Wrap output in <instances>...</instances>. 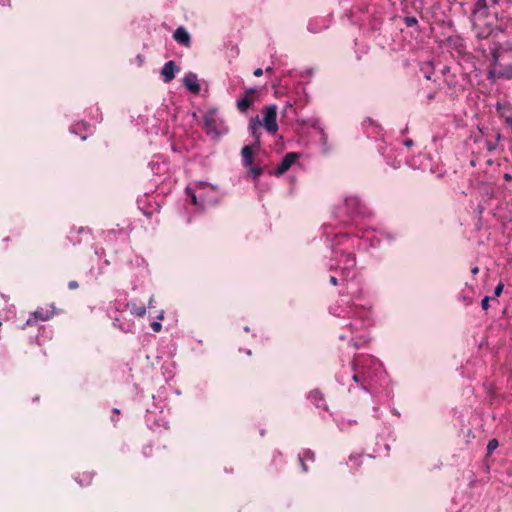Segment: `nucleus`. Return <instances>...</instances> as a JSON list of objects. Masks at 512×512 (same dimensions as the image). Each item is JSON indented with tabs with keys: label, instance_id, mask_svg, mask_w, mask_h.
I'll return each mask as SVG.
<instances>
[{
	"label": "nucleus",
	"instance_id": "obj_1",
	"mask_svg": "<svg viewBox=\"0 0 512 512\" xmlns=\"http://www.w3.org/2000/svg\"><path fill=\"white\" fill-rule=\"evenodd\" d=\"M347 295L341 294L339 301L330 306L329 311L335 317L352 318L346 327L354 334L371 324L369 317L371 304L364 298L362 288L355 283L347 284Z\"/></svg>",
	"mask_w": 512,
	"mask_h": 512
},
{
	"label": "nucleus",
	"instance_id": "obj_2",
	"mask_svg": "<svg viewBox=\"0 0 512 512\" xmlns=\"http://www.w3.org/2000/svg\"><path fill=\"white\" fill-rule=\"evenodd\" d=\"M382 372L381 362L369 355L353 359L351 370H345V374L348 378H352L357 388L366 393L372 392L373 385Z\"/></svg>",
	"mask_w": 512,
	"mask_h": 512
},
{
	"label": "nucleus",
	"instance_id": "obj_3",
	"mask_svg": "<svg viewBox=\"0 0 512 512\" xmlns=\"http://www.w3.org/2000/svg\"><path fill=\"white\" fill-rule=\"evenodd\" d=\"M330 228V225H323V233L327 240L336 242L335 246L332 247V256L327 263V267L330 271L340 270L341 281L349 282V278L354 276V269L356 267L355 254L338 248L339 245H337L335 234L331 238Z\"/></svg>",
	"mask_w": 512,
	"mask_h": 512
},
{
	"label": "nucleus",
	"instance_id": "obj_4",
	"mask_svg": "<svg viewBox=\"0 0 512 512\" xmlns=\"http://www.w3.org/2000/svg\"><path fill=\"white\" fill-rule=\"evenodd\" d=\"M333 214L340 224L352 225L357 224L359 218L366 217L368 211L365 204L358 197L349 196L335 208Z\"/></svg>",
	"mask_w": 512,
	"mask_h": 512
},
{
	"label": "nucleus",
	"instance_id": "obj_5",
	"mask_svg": "<svg viewBox=\"0 0 512 512\" xmlns=\"http://www.w3.org/2000/svg\"><path fill=\"white\" fill-rule=\"evenodd\" d=\"M386 236V238L391 241L392 237L387 233H379L376 234L374 229H366L363 231H358L355 234L350 233H335V237L337 239V245L344 244L346 242H351L352 246H357L358 249L368 250L370 248H376L379 246L381 242V237Z\"/></svg>",
	"mask_w": 512,
	"mask_h": 512
},
{
	"label": "nucleus",
	"instance_id": "obj_6",
	"mask_svg": "<svg viewBox=\"0 0 512 512\" xmlns=\"http://www.w3.org/2000/svg\"><path fill=\"white\" fill-rule=\"evenodd\" d=\"M185 192L190 197L191 202L202 209L214 206L220 201L218 188L207 182H195L193 186L186 187Z\"/></svg>",
	"mask_w": 512,
	"mask_h": 512
},
{
	"label": "nucleus",
	"instance_id": "obj_7",
	"mask_svg": "<svg viewBox=\"0 0 512 512\" xmlns=\"http://www.w3.org/2000/svg\"><path fill=\"white\" fill-rule=\"evenodd\" d=\"M203 122L206 128V132L209 135L219 137L228 132L227 126L218 116V111L215 108H211L205 112L203 116Z\"/></svg>",
	"mask_w": 512,
	"mask_h": 512
},
{
	"label": "nucleus",
	"instance_id": "obj_8",
	"mask_svg": "<svg viewBox=\"0 0 512 512\" xmlns=\"http://www.w3.org/2000/svg\"><path fill=\"white\" fill-rule=\"evenodd\" d=\"M471 20L477 38L485 39L491 35L493 23L489 20V14L472 13Z\"/></svg>",
	"mask_w": 512,
	"mask_h": 512
},
{
	"label": "nucleus",
	"instance_id": "obj_9",
	"mask_svg": "<svg viewBox=\"0 0 512 512\" xmlns=\"http://www.w3.org/2000/svg\"><path fill=\"white\" fill-rule=\"evenodd\" d=\"M408 164L415 170H421L424 172L429 171L432 174L436 172L431 156L426 153H419L412 157L408 160Z\"/></svg>",
	"mask_w": 512,
	"mask_h": 512
},
{
	"label": "nucleus",
	"instance_id": "obj_10",
	"mask_svg": "<svg viewBox=\"0 0 512 512\" xmlns=\"http://www.w3.org/2000/svg\"><path fill=\"white\" fill-rule=\"evenodd\" d=\"M277 118V107L276 105H269L266 107L265 114L261 125H264L267 132L274 134L278 130Z\"/></svg>",
	"mask_w": 512,
	"mask_h": 512
},
{
	"label": "nucleus",
	"instance_id": "obj_11",
	"mask_svg": "<svg viewBox=\"0 0 512 512\" xmlns=\"http://www.w3.org/2000/svg\"><path fill=\"white\" fill-rule=\"evenodd\" d=\"M300 154L297 152H289L287 153L281 160L277 169L273 172L276 176L283 175L286 171H288L291 166L299 159Z\"/></svg>",
	"mask_w": 512,
	"mask_h": 512
},
{
	"label": "nucleus",
	"instance_id": "obj_12",
	"mask_svg": "<svg viewBox=\"0 0 512 512\" xmlns=\"http://www.w3.org/2000/svg\"><path fill=\"white\" fill-rule=\"evenodd\" d=\"M184 87L193 94H198L201 90L199 79L196 73L189 72L183 78Z\"/></svg>",
	"mask_w": 512,
	"mask_h": 512
},
{
	"label": "nucleus",
	"instance_id": "obj_13",
	"mask_svg": "<svg viewBox=\"0 0 512 512\" xmlns=\"http://www.w3.org/2000/svg\"><path fill=\"white\" fill-rule=\"evenodd\" d=\"M502 66H491V69L488 71V78L491 80L496 79H511L512 78V66H506L505 69H498Z\"/></svg>",
	"mask_w": 512,
	"mask_h": 512
},
{
	"label": "nucleus",
	"instance_id": "obj_14",
	"mask_svg": "<svg viewBox=\"0 0 512 512\" xmlns=\"http://www.w3.org/2000/svg\"><path fill=\"white\" fill-rule=\"evenodd\" d=\"M345 370H351V367H343L338 371L336 374V381L342 386H347L348 392L352 393L357 388V384L353 382L352 378L347 377Z\"/></svg>",
	"mask_w": 512,
	"mask_h": 512
},
{
	"label": "nucleus",
	"instance_id": "obj_15",
	"mask_svg": "<svg viewBox=\"0 0 512 512\" xmlns=\"http://www.w3.org/2000/svg\"><path fill=\"white\" fill-rule=\"evenodd\" d=\"M260 125L261 122L258 119H252L249 123V131L251 136L253 137L252 147H254L255 149L260 148Z\"/></svg>",
	"mask_w": 512,
	"mask_h": 512
},
{
	"label": "nucleus",
	"instance_id": "obj_16",
	"mask_svg": "<svg viewBox=\"0 0 512 512\" xmlns=\"http://www.w3.org/2000/svg\"><path fill=\"white\" fill-rule=\"evenodd\" d=\"M175 41L183 46H190V35L184 27H178L173 35Z\"/></svg>",
	"mask_w": 512,
	"mask_h": 512
},
{
	"label": "nucleus",
	"instance_id": "obj_17",
	"mask_svg": "<svg viewBox=\"0 0 512 512\" xmlns=\"http://www.w3.org/2000/svg\"><path fill=\"white\" fill-rule=\"evenodd\" d=\"M91 128L92 126L89 123L80 121L71 125L70 132L76 135H80L81 139L85 140L86 135H82V132H90Z\"/></svg>",
	"mask_w": 512,
	"mask_h": 512
},
{
	"label": "nucleus",
	"instance_id": "obj_18",
	"mask_svg": "<svg viewBox=\"0 0 512 512\" xmlns=\"http://www.w3.org/2000/svg\"><path fill=\"white\" fill-rule=\"evenodd\" d=\"M308 399L317 408H322L323 410H327V405L324 402L323 394L318 389L310 391V393L308 394Z\"/></svg>",
	"mask_w": 512,
	"mask_h": 512
},
{
	"label": "nucleus",
	"instance_id": "obj_19",
	"mask_svg": "<svg viewBox=\"0 0 512 512\" xmlns=\"http://www.w3.org/2000/svg\"><path fill=\"white\" fill-rule=\"evenodd\" d=\"M180 71V66H163L161 75L165 83H169L174 79L175 74Z\"/></svg>",
	"mask_w": 512,
	"mask_h": 512
},
{
	"label": "nucleus",
	"instance_id": "obj_20",
	"mask_svg": "<svg viewBox=\"0 0 512 512\" xmlns=\"http://www.w3.org/2000/svg\"><path fill=\"white\" fill-rule=\"evenodd\" d=\"M249 93H254V90L246 91L245 95L237 100V108L241 112H246L253 103L252 99L249 97Z\"/></svg>",
	"mask_w": 512,
	"mask_h": 512
},
{
	"label": "nucleus",
	"instance_id": "obj_21",
	"mask_svg": "<svg viewBox=\"0 0 512 512\" xmlns=\"http://www.w3.org/2000/svg\"><path fill=\"white\" fill-rule=\"evenodd\" d=\"M253 149H255V148L252 147V144H251V145L244 146L241 150L242 162H243V165L246 167L251 166L253 164V154H254Z\"/></svg>",
	"mask_w": 512,
	"mask_h": 512
},
{
	"label": "nucleus",
	"instance_id": "obj_22",
	"mask_svg": "<svg viewBox=\"0 0 512 512\" xmlns=\"http://www.w3.org/2000/svg\"><path fill=\"white\" fill-rule=\"evenodd\" d=\"M336 425L341 431H347L352 426H355L357 424V421L354 419H346L344 417H337L335 418Z\"/></svg>",
	"mask_w": 512,
	"mask_h": 512
},
{
	"label": "nucleus",
	"instance_id": "obj_23",
	"mask_svg": "<svg viewBox=\"0 0 512 512\" xmlns=\"http://www.w3.org/2000/svg\"><path fill=\"white\" fill-rule=\"evenodd\" d=\"M113 326L121 330L122 332H129L133 327V323L130 321H126L121 319L120 317H116L113 320Z\"/></svg>",
	"mask_w": 512,
	"mask_h": 512
},
{
	"label": "nucleus",
	"instance_id": "obj_24",
	"mask_svg": "<svg viewBox=\"0 0 512 512\" xmlns=\"http://www.w3.org/2000/svg\"><path fill=\"white\" fill-rule=\"evenodd\" d=\"M487 0H474V8L472 13H481L489 14L487 11Z\"/></svg>",
	"mask_w": 512,
	"mask_h": 512
},
{
	"label": "nucleus",
	"instance_id": "obj_25",
	"mask_svg": "<svg viewBox=\"0 0 512 512\" xmlns=\"http://www.w3.org/2000/svg\"><path fill=\"white\" fill-rule=\"evenodd\" d=\"M501 139V134L499 131L496 132L495 140H486L485 141V147L489 152H492L496 150L498 146V142Z\"/></svg>",
	"mask_w": 512,
	"mask_h": 512
},
{
	"label": "nucleus",
	"instance_id": "obj_26",
	"mask_svg": "<svg viewBox=\"0 0 512 512\" xmlns=\"http://www.w3.org/2000/svg\"><path fill=\"white\" fill-rule=\"evenodd\" d=\"M263 171L264 170L261 167H252V165L250 166L249 177H251L252 180L255 182V186L259 185V181L257 180V178L263 173Z\"/></svg>",
	"mask_w": 512,
	"mask_h": 512
},
{
	"label": "nucleus",
	"instance_id": "obj_27",
	"mask_svg": "<svg viewBox=\"0 0 512 512\" xmlns=\"http://www.w3.org/2000/svg\"><path fill=\"white\" fill-rule=\"evenodd\" d=\"M52 312L48 311V310H44L43 308L41 309H37L34 313H33V316L36 318V319H40L42 321H46L48 319L51 318L52 316Z\"/></svg>",
	"mask_w": 512,
	"mask_h": 512
},
{
	"label": "nucleus",
	"instance_id": "obj_28",
	"mask_svg": "<svg viewBox=\"0 0 512 512\" xmlns=\"http://www.w3.org/2000/svg\"><path fill=\"white\" fill-rule=\"evenodd\" d=\"M93 473L85 472L83 473L82 477H76L75 480L81 485H89L92 481Z\"/></svg>",
	"mask_w": 512,
	"mask_h": 512
},
{
	"label": "nucleus",
	"instance_id": "obj_29",
	"mask_svg": "<svg viewBox=\"0 0 512 512\" xmlns=\"http://www.w3.org/2000/svg\"><path fill=\"white\" fill-rule=\"evenodd\" d=\"M366 342H367V339L364 335H360L359 337H352L350 340V344L355 348H359Z\"/></svg>",
	"mask_w": 512,
	"mask_h": 512
},
{
	"label": "nucleus",
	"instance_id": "obj_30",
	"mask_svg": "<svg viewBox=\"0 0 512 512\" xmlns=\"http://www.w3.org/2000/svg\"><path fill=\"white\" fill-rule=\"evenodd\" d=\"M130 311L133 315H136L138 317H143L146 314V307L145 306H136L135 304H133Z\"/></svg>",
	"mask_w": 512,
	"mask_h": 512
},
{
	"label": "nucleus",
	"instance_id": "obj_31",
	"mask_svg": "<svg viewBox=\"0 0 512 512\" xmlns=\"http://www.w3.org/2000/svg\"><path fill=\"white\" fill-rule=\"evenodd\" d=\"M298 457H303V460H310V461H314L315 460V453L310 450V449H304L302 451V453H300L298 455Z\"/></svg>",
	"mask_w": 512,
	"mask_h": 512
},
{
	"label": "nucleus",
	"instance_id": "obj_32",
	"mask_svg": "<svg viewBox=\"0 0 512 512\" xmlns=\"http://www.w3.org/2000/svg\"><path fill=\"white\" fill-rule=\"evenodd\" d=\"M433 68L434 66H422L420 71L423 74V77L427 80H430L432 78L433 74Z\"/></svg>",
	"mask_w": 512,
	"mask_h": 512
},
{
	"label": "nucleus",
	"instance_id": "obj_33",
	"mask_svg": "<svg viewBox=\"0 0 512 512\" xmlns=\"http://www.w3.org/2000/svg\"><path fill=\"white\" fill-rule=\"evenodd\" d=\"M498 447V441L491 439L487 444V452L491 454Z\"/></svg>",
	"mask_w": 512,
	"mask_h": 512
},
{
	"label": "nucleus",
	"instance_id": "obj_34",
	"mask_svg": "<svg viewBox=\"0 0 512 512\" xmlns=\"http://www.w3.org/2000/svg\"><path fill=\"white\" fill-rule=\"evenodd\" d=\"M504 284L502 282L498 283L497 286L494 289V297H499L501 293L503 292Z\"/></svg>",
	"mask_w": 512,
	"mask_h": 512
},
{
	"label": "nucleus",
	"instance_id": "obj_35",
	"mask_svg": "<svg viewBox=\"0 0 512 512\" xmlns=\"http://www.w3.org/2000/svg\"><path fill=\"white\" fill-rule=\"evenodd\" d=\"M365 123H368L372 128L374 133H378L381 129L379 125H377L372 119L368 118Z\"/></svg>",
	"mask_w": 512,
	"mask_h": 512
},
{
	"label": "nucleus",
	"instance_id": "obj_36",
	"mask_svg": "<svg viewBox=\"0 0 512 512\" xmlns=\"http://www.w3.org/2000/svg\"><path fill=\"white\" fill-rule=\"evenodd\" d=\"M404 21L408 27H412L417 24V19L415 17H406Z\"/></svg>",
	"mask_w": 512,
	"mask_h": 512
},
{
	"label": "nucleus",
	"instance_id": "obj_37",
	"mask_svg": "<svg viewBox=\"0 0 512 512\" xmlns=\"http://www.w3.org/2000/svg\"><path fill=\"white\" fill-rule=\"evenodd\" d=\"M489 301H490V297L489 296H485L482 301H481V307L483 310L487 311L488 308H489Z\"/></svg>",
	"mask_w": 512,
	"mask_h": 512
},
{
	"label": "nucleus",
	"instance_id": "obj_38",
	"mask_svg": "<svg viewBox=\"0 0 512 512\" xmlns=\"http://www.w3.org/2000/svg\"><path fill=\"white\" fill-rule=\"evenodd\" d=\"M151 328L154 332H159L162 328V324L159 321H154L151 323Z\"/></svg>",
	"mask_w": 512,
	"mask_h": 512
},
{
	"label": "nucleus",
	"instance_id": "obj_39",
	"mask_svg": "<svg viewBox=\"0 0 512 512\" xmlns=\"http://www.w3.org/2000/svg\"><path fill=\"white\" fill-rule=\"evenodd\" d=\"M435 97V93L434 92H428L425 94V99L422 100L423 103H429L431 100H433Z\"/></svg>",
	"mask_w": 512,
	"mask_h": 512
},
{
	"label": "nucleus",
	"instance_id": "obj_40",
	"mask_svg": "<svg viewBox=\"0 0 512 512\" xmlns=\"http://www.w3.org/2000/svg\"><path fill=\"white\" fill-rule=\"evenodd\" d=\"M151 452H152V447L150 445H146L143 447L142 449V453L145 457H148L151 455Z\"/></svg>",
	"mask_w": 512,
	"mask_h": 512
},
{
	"label": "nucleus",
	"instance_id": "obj_41",
	"mask_svg": "<svg viewBox=\"0 0 512 512\" xmlns=\"http://www.w3.org/2000/svg\"><path fill=\"white\" fill-rule=\"evenodd\" d=\"M298 460H299V463L301 465V469L303 472H307L308 471V467L307 465L305 464V461L303 460V457H298Z\"/></svg>",
	"mask_w": 512,
	"mask_h": 512
},
{
	"label": "nucleus",
	"instance_id": "obj_42",
	"mask_svg": "<svg viewBox=\"0 0 512 512\" xmlns=\"http://www.w3.org/2000/svg\"><path fill=\"white\" fill-rule=\"evenodd\" d=\"M78 286H79V284L75 280H72L68 283V288L71 290L78 288Z\"/></svg>",
	"mask_w": 512,
	"mask_h": 512
},
{
	"label": "nucleus",
	"instance_id": "obj_43",
	"mask_svg": "<svg viewBox=\"0 0 512 512\" xmlns=\"http://www.w3.org/2000/svg\"><path fill=\"white\" fill-rule=\"evenodd\" d=\"M339 280H340V279H338V277H337V276L332 275V276H330L329 282H330L332 285L336 286V285L338 284Z\"/></svg>",
	"mask_w": 512,
	"mask_h": 512
},
{
	"label": "nucleus",
	"instance_id": "obj_44",
	"mask_svg": "<svg viewBox=\"0 0 512 512\" xmlns=\"http://www.w3.org/2000/svg\"><path fill=\"white\" fill-rule=\"evenodd\" d=\"M360 458H361V455H358V456L351 455V456H350V461H354V462H355V464H356L357 466H359V465H360V462H359V459H360Z\"/></svg>",
	"mask_w": 512,
	"mask_h": 512
},
{
	"label": "nucleus",
	"instance_id": "obj_45",
	"mask_svg": "<svg viewBox=\"0 0 512 512\" xmlns=\"http://www.w3.org/2000/svg\"><path fill=\"white\" fill-rule=\"evenodd\" d=\"M413 140L412 139H406L403 141V145L406 146V147H411L413 145Z\"/></svg>",
	"mask_w": 512,
	"mask_h": 512
},
{
	"label": "nucleus",
	"instance_id": "obj_46",
	"mask_svg": "<svg viewBox=\"0 0 512 512\" xmlns=\"http://www.w3.org/2000/svg\"><path fill=\"white\" fill-rule=\"evenodd\" d=\"M462 300L466 303V305H469L472 303V299L466 296H462Z\"/></svg>",
	"mask_w": 512,
	"mask_h": 512
},
{
	"label": "nucleus",
	"instance_id": "obj_47",
	"mask_svg": "<svg viewBox=\"0 0 512 512\" xmlns=\"http://www.w3.org/2000/svg\"><path fill=\"white\" fill-rule=\"evenodd\" d=\"M276 456H278V457H279V460H282V453H281V452H279V451H277V452H275V454H274L273 462H276Z\"/></svg>",
	"mask_w": 512,
	"mask_h": 512
},
{
	"label": "nucleus",
	"instance_id": "obj_48",
	"mask_svg": "<svg viewBox=\"0 0 512 512\" xmlns=\"http://www.w3.org/2000/svg\"><path fill=\"white\" fill-rule=\"evenodd\" d=\"M263 74V70L261 68H257L255 71H254V75L255 76H261Z\"/></svg>",
	"mask_w": 512,
	"mask_h": 512
},
{
	"label": "nucleus",
	"instance_id": "obj_49",
	"mask_svg": "<svg viewBox=\"0 0 512 512\" xmlns=\"http://www.w3.org/2000/svg\"><path fill=\"white\" fill-rule=\"evenodd\" d=\"M471 272L475 275L479 272V268L477 266L473 267Z\"/></svg>",
	"mask_w": 512,
	"mask_h": 512
},
{
	"label": "nucleus",
	"instance_id": "obj_50",
	"mask_svg": "<svg viewBox=\"0 0 512 512\" xmlns=\"http://www.w3.org/2000/svg\"><path fill=\"white\" fill-rule=\"evenodd\" d=\"M504 179L509 181L512 179V176L510 174L506 173V174H504Z\"/></svg>",
	"mask_w": 512,
	"mask_h": 512
},
{
	"label": "nucleus",
	"instance_id": "obj_51",
	"mask_svg": "<svg viewBox=\"0 0 512 512\" xmlns=\"http://www.w3.org/2000/svg\"><path fill=\"white\" fill-rule=\"evenodd\" d=\"M148 307H149V308H152V307H153V296H151V298H150V300H149Z\"/></svg>",
	"mask_w": 512,
	"mask_h": 512
},
{
	"label": "nucleus",
	"instance_id": "obj_52",
	"mask_svg": "<svg viewBox=\"0 0 512 512\" xmlns=\"http://www.w3.org/2000/svg\"><path fill=\"white\" fill-rule=\"evenodd\" d=\"M339 338H340L341 340H344V339H346V338H347V336H346V335H344V334H341V335L339 336Z\"/></svg>",
	"mask_w": 512,
	"mask_h": 512
},
{
	"label": "nucleus",
	"instance_id": "obj_53",
	"mask_svg": "<svg viewBox=\"0 0 512 512\" xmlns=\"http://www.w3.org/2000/svg\"><path fill=\"white\" fill-rule=\"evenodd\" d=\"M449 71V66H445V69L442 71L443 73Z\"/></svg>",
	"mask_w": 512,
	"mask_h": 512
},
{
	"label": "nucleus",
	"instance_id": "obj_54",
	"mask_svg": "<svg viewBox=\"0 0 512 512\" xmlns=\"http://www.w3.org/2000/svg\"><path fill=\"white\" fill-rule=\"evenodd\" d=\"M257 187H259V190H262V188H265V185H262V187H260V184H259Z\"/></svg>",
	"mask_w": 512,
	"mask_h": 512
},
{
	"label": "nucleus",
	"instance_id": "obj_55",
	"mask_svg": "<svg viewBox=\"0 0 512 512\" xmlns=\"http://www.w3.org/2000/svg\"><path fill=\"white\" fill-rule=\"evenodd\" d=\"M257 187H259V190H262V188H265V185H262V187H260V184H259Z\"/></svg>",
	"mask_w": 512,
	"mask_h": 512
},
{
	"label": "nucleus",
	"instance_id": "obj_56",
	"mask_svg": "<svg viewBox=\"0 0 512 512\" xmlns=\"http://www.w3.org/2000/svg\"><path fill=\"white\" fill-rule=\"evenodd\" d=\"M159 319H162L163 318V311L161 312V314L159 315L158 317Z\"/></svg>",
	"mask_w": 512,
	"mask_h": 512
},
{
	"label": "nucleus",
	"instance_id": "obj_57",
	"mask_svg": "<svg viewBox=\"0 0 512 512\" xmlns=\"http://www.w3.org/2000/svg\"><path fill=\"white\" fill-rule=\"evenodd\" d=\"M166 64L172 65V64H174V62L173 61H168Z\"/></svg>",
	"mask_w": 512,
	"mask_h": 512
},
{
	"label": "nucleus",
	"instance_id": "obj_58",
	"mask_svg": "<svg viewBox=\"0 0 512 512\" xmlns=\"http://www.w3.org/2000/svg\"><path fill=\"white\" fill-rule=\"evenodd\" d=\"M267 71H272V67L268 66Z\"/></svg>",
	"mask_w": 512,
	"mask_h": 512
},
{
	"label": "nucleus",
	"instance_id": "obj_59",
	"mask_svg": "<svg viewBox=\"0 0 512 512\" xmlns=\"http://www.w3.org/2000/svg\"><path fill=\"white\" fill-rule=\"evenodd\" d=\"M244 330H245L246 332H248V331H249V327H247V326H246V327H244Z\"/></svg>",
	"mask_w": 512,
	"mask_h": 512
},
{
	"label": "nucleus",
	"instance_id": "obj_60",
	"mask_svg": "<svg viewBox=\"0 0 512 512\" xmlns=\"http://www.w3.org/2000/svg\"><path fill=\"white\" fill-rule=\"evenodd\" d=\"M491 2H492L493 4H496V3H497V0H491Z\"/></svg>",
	"mask_w": 512,
	"mask_h": 512
},
{
	"label": "nucleus",
	"instance_id": "obj_61",
	"mask_svg": "<svg viewBox=\"0 0 512 512\" xmlns=\"http://www.w3.org/2000/svg\"><path fill=\"white\" fill-rule=\"evenodd\" d=\"M30 323H31V318H29V319L27 320V324H30Z\"/></svg>",
	"mask_w": 512,
	"mask_h": 512
},
{
	"label": "nucleus",
	"instance_id": "obj_62",
	"mask_svg": "<svg viewBox=\"0 0 512 512\" xmlns=\"http://www.w3.org/2000/svg\"><path fill=\"white\" fill-rule=\"evenodd\" d=\"M113 411H114V413H119L118 409H114Z\"/></svg>",
	"mask_w": 512,
	"mask_h": 512
}]
</instances>
